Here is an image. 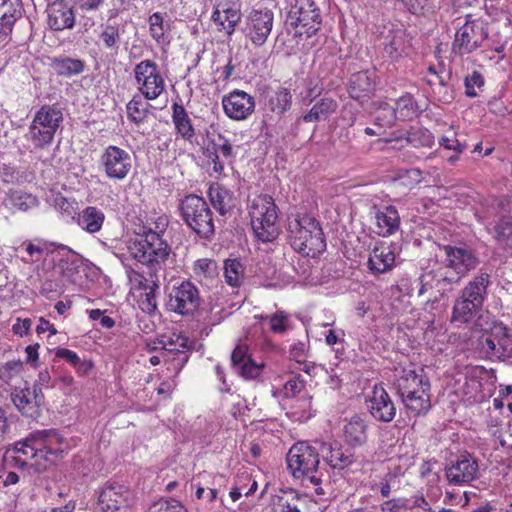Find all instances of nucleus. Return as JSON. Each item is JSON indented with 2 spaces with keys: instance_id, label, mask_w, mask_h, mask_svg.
Wrapping results in <instances>:
<instances>
[{
  "instance_id": "43",
  "label": "nucleus",
  "mask_w": 512,
  "mask_h": 512,
  "mask_svg": "<svg viewBox=\"0 0 512 512\" xmlns=\"http://www.w3.org/2000/svg\"><path fill=\"white\" fill-rule=\"evenodd\" d=\"M5 204L11 209L27 211L37 205V199L22 190H12L5 198Z\"/></svg>"
},
{
  "instance_id": "59",
  "label": "nucleus",
  "mask_w": 512,
  "mask_h": 512,
  "mask_svg": "<svg viewBox=\"0 0 512 512\" xmlns=\"http://www.w3.org/2000/svg\"><path fill=\"white\" fill-rule=\"evenodd\" d=\"M303 388L304 381L300 377H293L285 383L283 391L286 397L291 398L300 393Z\"/></svg>"
},
{
  "instance_id": "62",
  "label": "nucleus",
  "mask_w": 512,
  "mask_h": 512,
  "mask_svg": "<svg viewBox=\"0 0 512 512\" xmlns=\"http://www.w3.org/2000/svg\"><path fill=\"white\" fill-rule=\"evenodd\" d=\"M164 277V272L156 271V270H150L149 277L142 276V281L139 286H137L138 290H149L150 285L152 284V281L160 285V278Z\"/></svg>"
},
{
  "instance_id": "15",
  "label": "nucleus",
  "mask_w": 512,
  "mask_h": 512,
  "mask_svg": "<svg viewBox=\"0 0 512 512\" xmlns=\"http://www.w3.org/2000/svg\"><path fill=\"white\" fill-rule=\"evenodd\" d=\"M274 13L267 7L258 6L252 9L246 18L245 36L255 45L262 46L271 34Z\"/></svg>"
},
{
  "instance_id": "61",
  "label": "nucleus",
  "mask_w": 512,
  "mask_h": 512,
  "mask_svg": "<svg viewBox=\"0 0 512 512\" xmlns=\"http://www.w3.org/2000/svg\"><path fill=\"white\" fill-rule=\"evenodd\" d=\"M168 227V219L166 216H159L155 222L148 227H144L143 233H155L158 237H162Z\"/></svg>"
},
{
  "instance_id": "4",
  "label": "nucleus",
  "mask_w": 512,
  "mask_h": 512,
  "mask_svg": "<svg viewBox=\"0 0 512 512\" xmlns=\"http://www.w3.org/2000/svg\"><path fill=\"white\" fill-rule=\"evenodd\" d=\"M319 446L311 445L307 442H298L294 444L287 454V466L294 478L302 479L315 486V492L318 495L324 494L320 487L322 482V473L319 467Z\"/></svg>"
},
{
  "instance_id": "30",
  "label": "nucleus",
  "mask_w": 512,
  "mask_h": 512,
  "mask_svg": "<svg viewBox=\"0 0 512 512\" xmlns=\"http://www.w3.org/2000/svg\"><path fill=\"white\" fill-rule=\"evenodd\" d=\"M208 196L214 209L222 216L231 213L237 205L234 192L218 183L210 185Z\"/></svg>"
},
{
  "instance_id": "16",
  "label": "nucleus",
  "mask_w": 512,
  "mask_h": 512,
  "mask_svg": "<svg viewBox=\"0 0 512 512\" xmlns=\"http://www.w3.org/2000/svg\"><path fill=\"white\" fill-rule=\"evenodd\" d=\"M271 512H319L317 503L293 489H279L271 495Z\"/></svg>"
},
{
  "instance_id": "42",
  "label": "nucleus",
  "mask_w": 512,
  "mask_h": 512,
  "mask_svg": "<svg viewBox=\"0 0 512 512\" xmlns=\"http://www.w3.org/2000/svg\"><path fill=\"white\" fill-rule=\"evenodd\" d=\"M51 66L58 75L64 77L78 75L83 72L85 67L82 60L70 57L54 58Z\"/></svg>"
},
{
  "instance_id": "18",
  "label": "nucleus",
  "mask_w": 512,
  "mask_h": 512,
  "mask_svg": "<svg viewBox=\"0 0 512 512\" xmlns=\"http://www.w3.org/2000/svg\"><path fill=\"white\" fill-rule=\"evenodd\" d=\"M445 475L451 485H468L478 478V462L470 454H461L447 465Z\"/></svg>"
},
{
  "instance_id": "20",
  "label": "nucleus",
  "mask_w": 512,
  "mask_h": 512,
  "mask_svg": "<svg viewBox=\"0 0 512 512\" xmlns=\"http://www.w3.org/2000/svg\"><path fill=\"white\" fill-rule=\"evenodd\" d=\"M255 99L242 90H234L222 97V107L226 116L232 120L247 119L255 110Z\"/></svg>"
},
{
  "instance_id": "56",
  "label": "nucleus",
  "mask_w": 512,
  "mask_h": 512,
  "mask_svg": "<svg viewBox=\"0 0 512 512\" xmlns=\"http://www.w3.org/2000/svg\"><path fill=\"white\" fill-rule=\"evenodd\" d=\"M385 53L393 60H397L405 53L402 36H393L384 47Z\"/></svg>"
},
{
  "instance_id": "27",
  "label": "nucleus",
  "mask_w": 512,
  "mask_h": 512,
  "mask_svg": "<svg viewBox=\"0 0 512 512\" xmlns=\"http://www.w3.org/2000/svg\"><path fill=\"white\" fill-rule=\"evenodd\" d=\"M418 295L421 296L430 290H436L440 296H444L452 290V283L448 281V272L443 268L422 274L418 281Z\"/></svg>"
},
{
  "instance_id": "41",
  "label": "nucleus",
  "mask_w": 512,
  "mask_h": 512,
  "mask_svg": "<svg viewBox=\"0 0 512 512\" xmlns=\"http://www.w3.org/2000/svg\"><path fill=\"white\" fill-rule=\"evenodd\" d=\"M223 273L225 282L233 287L238 288L245 279V267L238 259H227L224 261Z\"/></svg>"
},
{
  "instance_id": "53",
  "label": "nucleus",
  "mask_w": 512,
  "mask_h": 512,
  "mask_svg": "<svg viewBox=\"0 0 512 512\" xmlns=\"http://www.w3.org/2000/svg\"><path fill=\"white\" fill-rule=\"evenodd\" d=\"M149 512H188V510L179 500L162 498L150 507Z\"/></svg>"
},
{
  "instance_id": "33",
  "label": "nucleus",
  "mask_w": 512,
  "mask_h": 512,
  "mask_svg": "<svg viewBox=\"0 0 512 512\" xmlns=\"http://www.w3.org/2000/svg\"><path fill=\"white\" fill-rule=\"evenodd\" d=\"M367 428L366 421L359 415L345 420L342 429L345 442L351 447L362 446L367 441Z\"/></svg>"
},
{
  "instance_id": "60",
  "label": "nucleus",
  "mask_w": 512,
  "mask_h": 512,
  "mask_svg": "<svg viewBox=\"0 0 512 512\" xmlns=\"http://www.w3.org/2000/svg\"><path fill=\"white\" fill-rule=\"evenodd\" d=\"M399 179L406 186H414L421 182L422 180V172L419 169L413 168L404 171Z\"/></svg>"
},
{
  "instance_id": "7",
  "label": "nucleus",
  "mask_w": 512,
  "mask_h": 512,
  "mask_svg": "<svg viewBox=\"0 0 512 512\" xmlns=\"http://www.w3.org/2000/svg\"><path fill=\"white\" fill-rule=\"evenodd\" d=\"M286 28L295 38H310L320 28L319 9L312 0H295L287 13Z\"/></svg>"
},
{
  "instance_id": "22",
  "label": "nucleus",
  "mask_w": 512,
  "mask_h": 512,
  "mask_svg": "<svg viewBox=\"0 0 512 512\" xmlns=\"http://www.w3.org/2000/svg\"><path fill=\"white\" fill-rule=\"evenodd\" d=\"M43 399L44 395L37 386L16 388L11 392L13 404L26 417L34 418L39 414Z\"/></svg>"
},
{
  "instance_id": "39",
  "label": "nucleus",
  "mask_w": 512,
  "mask_h": 512,
  "mask_svg": "<svg viewBox=\"0 0 512 512\" xmlns=\"http://www.w3.org/2000/svg\"><path fill=\"white\" fill-rule=\"evenodd\" d=\"M430 390H421L409 396L401 397L403 404L415 415H424L431 408Z\"/></svg>"
},
{
  "instance_id": "26",
  "label": "nucleus",
  "mask_w": 512,
  "mask_h": 512,
  "mask_svg": "<svg viewBox=\"0 0 512 512\" xmlns=\"http://www.w3.org/2000/svg\"><path fill=\"white\" fill-rule=\"evenodd\" d=\"M211 20L219 32L231 36L241 20V13L236 7L220 2L215 6Z\"/></svg>"
},
{
  "instance_id": "58",
  "label": "nucleus",
  "mask_w": 512,
  "mask_h": 512,
  "mask_svg": "<svg viewBox=\"0 0 512 512\" xmlns=\"http://www.w3.org/2000/svg\"><path fill=\"white\" fill-rule=\"evenodd\" d=\"M20 248L24 249L28 254L29 258H23L25 263H33L38 261L40 256L43 254L44 249L40 245H36L31 241H25L21 244Z\"/></svg>"
},
{
  "instance_id": "14",
  "label": "nucleus",
  "mask_w": 512,
  "mask_h": 512,
  "mask_svg": "<svg viewBox=\"0 0 512 512\" xmlns=\"http://www.w3.org/2000/svg\"><path fill=\"white\" fill-rule=\"evenodd\" d=\"M444 271L448 272V281L458 283L467 273L476 268L479 261L473 251L467 247L446 245Z\"/></svg>"
},
{
  "instance_id": "10",
  "label": "nucleus",
  "mask_w": 512,
  "mask_h": 512,
  "mask_svg": "<svg viewBox=\"0 0 512 512\" xmlns=\"http://www.w3.org/2000/svg\"><path fill=\"white\" fill-rule=\"evenodd\" d=\"M137 89L144 99L152 101L166 90L165 79L159 66L150 59L137 63L133 70Z\"/></svg>"
},
{
  "instance_id": "48",
  "label": "nucleus",
  "mask_w": 512,
  "mask_h": 512,
  "mask_svg": "<svg viewBox=\"0 0 512 512\" xmlns=\"http://www.w3.org/2000/svg\"><path fill=\"white\" fill-rule=\"evenodd\" d=\"M268 104L272 112L282 115L291 108L292 94L287 88H280L269 99Z\"/></svg>"
},
{
  "instance_id": "5",
  "label": "nucleus",
  "mask_w": 512,
  "mask_h": 512,
  "mask_svg": "<svg viewBox=\"0 0 512 512\" xmlns=\"http://www.w3.org/2000/svg\"><path fill=\"white\" fill-rule=\"evenodd\" d=\"M248 209L255 236L262 242L275 240L279 234V225L274 199L267 194L258 195L251 200Z\"/></svg>"
},
{
  "instance_id": "34",
  "label": "nucleus",
  "mask_w": 512,
  "mask_h": 512,
  "mask_svg": "<svg viewBox=\"0 0 512 512\" xmlns=\"http://www.w3.org/2000/svg\"><path fill=\"white\" fill-rule=\"evenodd\" d=\"M172 121L178 135L187 141L195 137V129L184 106L178 103L172 105Z\"/></svg>"
},
{
  "instance_id": "52",
  "label": "nucleus",
  "mask_w": 512,
  "mask_h": 512,
  "mask_svg": "<svg viewBox=\"0 0 512 512\" xmlns=\"http://www.w3.org/2000/svg\"><path fill=\"white\" fill-rule=\"evenodd\" d=\"M160 285L152 281L150 289L144 291L139 301L141 310L148 314H153L157 310L156 293L159 290Z\"/></svg>"
},
{
  "instance_id": "17",
  "label": "nucleus",
  "mask_w": 512,
  "mask_h": 512,
  "mask_svg": "<svg viewBox=\"0 0 512 512\" xmlns=\"http://www.w3.org/2000/svg\"><path fill=\"white\" fill-rule=\"evenodd\" d=\"M199 305V291L190 281L174 285L168 293L167 307L177 314L189 315L197 310Z\"/></svg>"
},
{
  "instance_id": "38",
  "label": "nucleus",
  "mask_w": 512,
  "mask_h": 512,
  "mask_svg": "<svg viewBox=\"0 0 512 512\" xmlns=\"http://www.w3.org/2000/svg\"><path fill=\"white\" fill-rule=\"evenodd\" d=\"M23 15V8L20 0H4L0 7V24L4 30L12 32L15 22Z\"/></svg>"
},
{
  "instance_id": "13",
  "label": "nucleus",
  "mask_w": 512,
  "mask_h": 512,
  "mask_svg": "<svg viewBox=\"0 0 512 512\" xmlns=\"http://www.w3.org/2000/svg\"><path fill=\"white\" fill-rule=\"evenodd\" d=\"M99 167L108 179L123 181L132 170L133 159L127 150L109 145L100 155Z\"/></svg>"
},
{
  "instance_id": "49",
  "label": "nucleus",
  "mask_w": 512,
  "mask_h": 512,
  "mask_svg": "<svg viewBox=\"0 0 512 512\" xmlns=\"http://www.w3.org/2000/svg\"><path fill=\"white\" fill-rule=\"evenodd\" d=\"M194 275L202 280H212L218 275V265L215 260L202 258L194 262Z\"/></svg>"
},
{
  "instance_id": "12",
  "label": "nucleus",
  "mask_w": 512,
  "mask_h": 512,
  "mask_svg": "<svg viewBox=\"0 0 512 512\" xmlns=\"http://www.w3.org/2000/svg\"><path fill=\"white\" fill-rule=\"evenodd\" d=\"M487 38L488 30L485 24L467 15L465 23L455 33L452 51L460 56L470 54L482 47Z\"/></svg>"
},
{
  "instance_id": "64",
  "label": "nucleus",
  "mask_w": 512,
  "mask_h": 512,
  "mask_svg": "<svg viewBox=\"0 0 512 512\" xmlns=\"http://www.w3.org/2000/svg\"><path fill=\"white\" fill-rule=\"evenodd\" d=\"M405 507V500L391 499L381 504V512H400Z\"/></svg>"
},
{
  "instance_id": "51",
  "label": "nucleus",
  "mask_w": 512,
  "mask_h": 512,
  "mask_svg": "<svg viewBox=\"0 0 512 512\" xmlns=\"http://www.w3.org/2000/svg\"><path fill=\"white\" fill-rule=\"evenodd\" d=\"M396 120L397 117L393 107L386 103L379 106L374 116L375 126L383 129V131H385L386 128L392 127Z\"/></svg>"
},
{
  "instance_id": "37",
  "label": "nucleus",
  "mask_w": 512,
  "mask_h": 512,
  "mask_svg": "<svg viewBox=\"0 0 512 512\" xmlns=\"http://www.w3.org/2000/svg\"><path fill=\"white\" fill-rule=\"evenodd\" d=\"M105 220L104 213L93 206L86 207L79 215V226L89 233L99 232Z\"/></svg>"
},
{
  "instance_id": "46",
  "label": "nucleus",
  "mask_w": 512,
  "mask_h": 512,
  "mask_svg": "<svg viewBox=\"0 0 512 512\" xmlns=\"http://www.w3.org/2000/svg\"><path fill=\"white\" fill-rule=\"evenodd\" d=\"M393 110L397 119L402 121L412 119L419 112V108L410 94L401 96L396 101Z\"/></svg>"
},
{
  "instance_id": "19",
  "label": "nucleus",
  "mask_w": 512,
  "mask_h": 512,
  "mask_svg": "<svg viewBox=\"0 0 512 512\" xmlns=\"http://www.w3.org/2000/svg\"><path fill=\"white\" fill-rule=\"evenodd\" d=\"M367 409L373 419L383 423L392 422L396 416V406L382 385H375L366 398Z\"/></svg>"
},
{
  "instance_id": "44",
  "label": "nucleus",
  "mask_w": 512,
  "mask_h": 512,
  "mask_svg": "<svg viewBox=\"0 0 512 512\" xmlns=\"http://www.w3.org/2000/svg\"><path fill=\"white\" fill-rule=\"evenodd\" d=\"M99 42L104 49L117 52L121 42L119 26L111 23L103 25L99 34Z\"/></svg>"
},
{
  "instance_id": "23",
  "label": "nucleus",
  "mask_w": 512,
  "mask_h": 512,
  "mask_svg": "<svg viewBox=\"0 0 512 512\" xmlns=\"http://www.w3.org/2000/svg\"><path fill=\"white\" fill-rule=\"evenodd\" d=\"M130 491L121 484L105 485L99 495L102 512H123L128 507Z\"/></svg>"
},
{
  "instance_id": "54",
  "label": "nucleus",
  "mask_w": 512,
  "mask_h": 512,
  "mask_svg": "<svg viewBox=\"0 0 512 512\" xmlns=\"http://www.w3.org/2000/svg\"><path fill=\"white\" fill-rule=\"evenodd\" d=\"M255 318H259L260 320H268L270 324V329L274 333H283L287 329L289 315L284 311H279L272 315L255 316Z\"/></svg>"
},
{
  "instance_id": "9",
  "label": "nucleus",
  "mask_w": 512,
  "mask_h": 512,
  "mask_svg": "<svg viewBox=\"0 0 512 512\" xmlns=\"http://www.w3.org/2000/svg\"><path fill=\"white\" fill-rule=\"evenodd\" d=\"M179 209L184 222L200 237L213 235V213L204 198L189 194L180 201Z\"/></svg>"
},
{
  "instance_id": "21",
  "label": "nucleus",
  "mask_w": 512,
  "mask_h": 512,
  "mask_svg": "<svg viewBox=\"0 0 512 512\" xmlns=\"http://www.w3.org/2000/svg\"><path fill=\"white\" fill-rule=\"evenodd\" d=\"M231 367L245 380H254L262 375L264 363H257L249 354L245 343H239L231 353Z\"/></svg>"
},
{
  "instance_id": "32",
  "label": "nucleus",
  "mask_w": 512,
  "mask_h": 512,
  "mask_svg": "<svg viewBox=\"0 0 512 512\" xmlns=\"http://www.w3.org/2000/svg\"><path fill=\"white\" fill-rule=\"evenodd\" d=\"M376 233L382 237H388L398 231L400 216L394 206H384L375 211Z\"/></svg>"
},
{
  "instance_id": "35",
  "label": "nucleus",
  "mask_w": 512,
  "mask_h": 512,
  "mask_svg": "<svg viewBox=\"0 0 512 512\" xmlns=\"http://www.w3.org/2000/svg\"><path fill=\"white\" fill-rule=\"evenodd\" d=\"M338 104L331 98H322L312 108L300 117L306 123L325 121L336 112Z\"/></svg>"
},
{
  "instance_id": "47",
  "label": "nucleus",
  "mask_w": 512,
  "mask_h": 512,
  "mask_svg": "<svg viewBox=\"0 0 512 512\" xmlns=\"http://www.w3.org/2000/svg\"><path fill=\"white\" fill-rule=\"evenodd\" d=\"M494 238L503 248H512V217L502 218L493 229Z\"/></svg>"
},
{
  "instance_id": "8",
  "label": "nucleus",
  "mask_w": 512,
  "mask_h": 512,
  "mask_svg": "<svg viewBox=\"0 0 512 512\" xmlns=\"http://www.w3.org/2000/svg\"><path fill=\"white\" fill-rule=\"evenodd\" d=\"M63 121L62 111L54 105H43L34 114L26 135L34 148L43 149L49 146Z\"/></svg>"
},
{
  "instance_id": "63",
  "label": "nucleus",
  "mask_w": 512,
  "mask_h": 512,
  "mask_svg": "<svg viewBox=\"0 0 512 512\" xmlns=\"http://www.w3.org/2000/svg\"><path fill=\"white\" fill-rule=\"evenodd\" d=\"M55 356L58 358L65 359L74 367H77L81 363V360L77 353L66 348H57L55 350Z\"/></svg>"
},
{
  "instance_id": "28",
  "label": "nucleus",
  "mask_w": 512,
  "mask_h": 512,
  "mask_svg": "<svg viewBox=\"0 0 512 512\" xmlns=\"http://www.w3.org/2000/svg\"><path fill=\"white\" fill-rule=\"evenodd\" d=\"M396 388L400 397L412 395L415 392L430 390L429 380L414 369L403 368L396 380Z\"/></svg>"
},
{
  "instance_id": "11",
  "label": "nucleus",
  "mask_w": 512,
  "mask_h": 512,
  "mask_svg": "<svg viewBox=\"0 0 512 512\" xmlns=\"http://www.w3.org/2000/svg\"><path fill=\"white\" fill-rule=\"evenodd\" d=\"M480 345L490 359L512 360V329L495 322L482 335Z\"/></svg>"
},
{
  "instance_id": "6",
  "label": "nucleus",
  "mask_w": 512,
  "mask_h": 512,
  "mask_svg": "<svg viewBox=\"0 0 512 512\" xmlns=\"http://www.w3.org/2000/svg\"><path fill=\"white\" fill-rule=\"evenodd\" d=\"M132 257L146 265L149 270L164 272L171 248L163 237L155 233H142L129 245Z\"/></svg>"
},
{
  "instance_id": "25",
  "label": "nucleus",
  "mask_w": 512,
  "mask_h": 512,
  "mask_svg": "<svg viewBox=\"0 0 512 512\" xmlns=\"http://www.w3.org/2000/svg\"><path fill=\"white\" fill-rule=\"evenodd\" d=\"M395 260V248L385 242H379L370 252L368 268L373 274H382L394 267Z\"/></svg>"
},
{
  "instance_id": "45",
  "label": "nucleus",
  "mask_w": 512,
  "mask_h": 512,
  "mask_svg": "<svg viewBox=\"0 0 512 512\" xmlns=\"http://www.w3.org/2000/svg\"><path fill=\"white\" fill-rule=\"evenodd\" d=\"M439 145L445 149L454 151V154L448 158L450 163L457 161L459 159V154H461L467 147L465 140H460L452 128H450L441 137Z\"/></svg>"
},
{
  "instance_id": "24",
  "label": "nucleus",
  "mask_w": 512,
  "mask_h": 512,
  "mask_svg": "<svg viewBox=\"0 0 512 512\" xmlns=\"http://www.w3.org/2000/svg\"><path fill=\"white\" fill-rule=\"evenodd\" d=\"M47 23L54 31L72 29L75 25L73 7L65 0H55L46 9Z\"/></svg>"
},
{
  "instance_id": "1",
  "label": "nucleus",
  "mask_w": 512,
  "mask_h": 512,
  "mask_svg": "<svg viewBox=\"0 0 512 512\" xmlns=\"http://www.w3.org/2000/svg\"><path fill=\"white\" fill-rule=\"evenodd\" d=\"M68 444L56 430H39L15 444V459L21 466L34 468L36 472L47 469L64 451Z\"/></svg>"
},
{
  "instance_id": "55",
  "label": "nucleus",
  "mask_w": 512,
  "mask_h": 512,
  "mask_svg": "<svg viewBox=\"0 0 512 512\" xmlns=\"http://www.w3.org/2000/svg\"><path fill=\"white\" fill-rule=\"evenodd\" d=\"M150 34L153 39L160 43L165 34L164 18L160 12H155L149 17Z\"/></svg>"
},
{
  "instance_id": "57",
  "label": "nucleus",
  "mask_w": 512,
  "mask_h": 512,
  "mask_svg": "<svg viewBox=\"0 0 512 512\" xmlns=\"http://www.w3.org/2000/svg\"><path fill=\"white\" fill-rule=\"evenodd\" d=\"M484 84L483 77L478 72H473L465 78L466 94L469 97H475L477 95L476 87L480 88Z\"/></svg>"
},
{
  "instance_id": "31",
  "label": "nucleus",
  "mask_w": 512,
  "mask_h": 512,
  "mask_svg": "<svg viewBox=\"0 0 512 512\" xmlns=\"http://www.w3.org/2000/svg\"><path fill=\"white\" fill-rule=\"evenodd\" d=\"M375 90V73L360 71L354 73L349 81L348 92L351 98L362 101Z\"/></svg>"
},
{
  "instance_id": "2",
  "label": "nucleus",
  "mask_w": 512,
  "mask_h": 512,
  "mask_svg": "<svg viewBox=\"0 0 512 512\" xmlns=\"http://www.w3.org/2000/svg\"><path fill=\"white\" fill-rule=\"evenodd\" d=\"M490 282V275L481 271L465 285L452 307L451 323L459 326L474 319L488 296Z\"/></svg>"
},
{
  "instance_id": "3",
  "label": "nucleus",
  "mask_w": 512,
  "mask_h": 512,
  "mask_svg": "<svg viewBox=\"0 0 512 512\" xmlns=\"http://www.w3.org/2000/svg\"><path fill=\"white\" fill-rule=\"evenodd\" d=\"M289 237L293 249L306 257L314 258L326 248L319 223L307 214H298L289 221Z\"/></svg>"
},
{
  "instance_id": "36",
  "label": "nucleus",
  "mask_w": 512,
  "mask_h": 512,
  "mask_svg": "<svg viewBox=\"0 0 512 512\" xmlns=\"http://www.w3.org/2000/svg\"><path fill=\"white\" fill-rule=\"evenodd\" d=\"M161 343L165 351L176 353L177 358L173 360L177 361V365L179 366L178 370H180L188 361L186 352L190 349L189 339L180 334H173L171 337L167 338V340H162Z\"/></svg>"
},
{
  "instance_id": "50",
  "label": "nucleus",
  "mask_w": 512,
  "mask_h": 512,
  "mask_svg": "<svg viewBox=\"0 0 512 512\" xmlns=\"http://www.w3.org/2000/svg\"><path fill=\"white\" fill-rule=\"evenodd\" d=\"M407 143L413 147H431L434 143V137L428 129L413 127L407 132Z\"/></svg>"
},
{
  "instance_id": "40",
  "label": "nucleus",
  "mask_w": 512,
  "mask_h": 512,
  "mask_svg": "<svg viewBox=\"0 0 512 512\" xmlns=\"http://www.w3.org/2000/svg\"><path fill=\"white\" fill-rule=\"evenodd\" d=\"M151 105L148 100L139 95L133 96V98L127 103V117L130 121L135 124H142L146 121Z\"/></svg>"
},
{
  "instance_id": "29",
  "label": "nucleus",
  "mask_w": 512,
  "mask_h": 512,
  "mask_svg": "<svg viewBox=\"0 0 512 512\" xmlns=\"http://www.w3.org/2000/svg\"><path fill=\"white\" fill-rule=\"evenodd\" d=\"M315 444L319 446L320 456L332 469H343L353 462L352 454L348 450H343L338 443Z\"/></svg>"
}]
</instances>
